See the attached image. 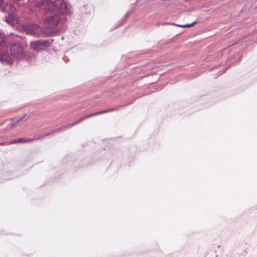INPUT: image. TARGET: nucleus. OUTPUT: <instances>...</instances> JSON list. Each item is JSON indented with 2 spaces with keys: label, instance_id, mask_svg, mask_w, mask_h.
I'll return each mask as SVG.
<instances>
[{
  "label": "nucleus",
  "instance_id": "39448f33",
  "mask_svg": "<svg viewBox=\"0 0 257 257\" xmlns=\"http://www.w3.org/2000/svg\"><path fill=\"white\" fill-rule=\"evenodd\" d=\"M50 45V42L48 40L44 41H35L31 43V47L34 50L40 51L44 50Z\"/></svg>",
  "mask_w": 257,
  "mask_h": 257
},
{
  "label": "nucleus",
  "instance_id": "f03ea898",
  "mask_svg": "<svg viewBox=\"0 0 257 257\" xmlns=\"http://www.w3.org/2000/svg\"><path fill=\"white\" fill-rule=\"evenodd\" d=\"M0 8L2 11L8 14V16L6 17L8 23H10L13 21V24L15 22H17V20L14 16L16 9L14 6L6 4L4 3V0H0Z\"/></svg>",
  "mask_w": 257,
  "mask_h": 257
},
{
  "label": "nucleus",
  "instance_id": "1a4fd4ad",
  "mask_svg": "<svg viewBox=\"0 0 257 257\" xmlns=\"http://www.w3.org/2000/svg\"><path fill=\"white\" fill-rule=\"evenodd\" d=\"M1 60L8 63H11V57L7 54H3L1 55Z\"/></svg>",
  "mask_w": 257,
  "mask_h": 257
},
{
  "label": "nucleus",
  "instance_id": "0eeeda50",
  "mask_svg": "<svg viewBox=\"0 0 257 257\" xmlns=\"http://www.w3.org/2000/svg\"><path fill=\"white\" fill-rule=\"evenodd\" d=\"M25 31L29 34H36L39 26L37 24L27 25L24 27Z\"/></svg>",
  "mask_w": 257,
  "mask_h": 257
},
{
  "label": "nucleus",
  "instance_id": "4468645a",
  "mask_svg": "<svg viewBox=\"0 0 257 257\" xmlns=\"http://www.w3.org/2000/svg\"><path fill=\"white\" fill-rule=\"evenodd\" d=\"M9 145V142L0 143V146Z\"/></svg>",
  "mask_w": 257,
  "mask_h": 257
},
{
  "label": "nucleus",
  "instance_id": "f8f14e48",
  "mask_svg": "<svg viewBox=\"0 0 257 257\" xmlns=\"http://www.w3.org/2000/svg\"><path fill=\"white\" fill-rule=\"evenodd\" d=\"M4 44H5V42H4V39L3 36L2 35V34L1 33H0V46H4Z\"/></svg>",
  "mask_w": 257,
  "mask_h": 257
},
{
  "label": "nucleus",
  "instance_id": "6e6552de",
  "mask_svg": "<svg viewBox=\"0 0 257 257\" xmlns=\"http://www.w3.org/2000/svg\"><path fill=\"white\" fill-rule=\"evenodd\" d=\"M114 110H115V108H112V109H110L105 110H103V111L96 112H95V113H92V114H90L89 115H87V116L82 118L80 120H79L78 121H77L75 123V124L78 123V122L81 121L82 120H84V119H86L87 118L91 117L92 116H95V115L101 114H102V113L110 112V111H112ZM74 124H75V123Z\"/></svg>",
  "mask_w": 257,
  "mask_h": 257
},
{
  "label": "nucleus",
  "instance_id": "9d476101",
  "mask_svg": "<svg viewBox=\"0 0 257 257\" xmlns=\"http://www.w3.org/2000/svg\"><path fill=\"white\" fill-rule=\"evenodd\" d=\"M36 139H24V138H20L19 139V141L20 143H30L32 142L33 140H36Z\"/></svg>",
  "mask_w": 257,
  "mask_h": 257
},
{
  "label": "nucleus",
  "instance_id": "7ed1b4c3",
  "mask_svg": "<svg viewBox=\"0 0 257 257\" xmlns=\"http://www.w3.org/2000/svg\"><path fill=\"white\" fill-rule=\"evenodd\" d=\"M25 115L23 116H17L13 118L6 120L3 123V125H6V127L4 128L6 131H9L15 127L18 123L21 121Z\"/></svg>",
  "mask_w": 257,
  "mask_h": 257
},
{
  "label": "nucleus",
  "instance_id": "423d86ee",
  "mask_svg": "<svg viewBox=\"0 0 257 257\" xmlns=\"http://www.w3.org/2000/svg\"><path fill=\"white\" fill-rule=\"evenodd\" d=\"M59 17L55 14H54L53 16L47 17L44 20V22L46 24H49L54 26L56 25L59 23Z\"/></svg>",
  "mask_w": 257,
  "mask_h": 257
},
{
  "label": "nucleus",
  "instance_id": "9b49d317",
  "mask_svg": "<svg viewBox=\"0 0 257 257\" xmlns=\"http://www.w3.org/2000/svg\"><path fill=\"white\" fill-rule=\"evenodd\" d=\"M196 23V22L195 21V22H193L191 24H186V25H177V24H173L174 25L177 26L181 27V28H186V27H192Z\"/></svg>",
  "mask_w": 257,
  "mask_h": 257
},
{
  "label": "nucleus",
  "instance_id": "f257e3e1",
  "mask_svg": "<svg viewBox=\"0 0 257 257\" xmlns=\"http://www.w3.org/2000/svg\"><path fill=\"white\" fill-rule=\"evenodd\" d=\"M42 6L46 7L45 10L47 14L54 11L59 12L61 14H67L68 12L67 4L63 0H47L44 2Z\"/></svg>",
  "mask_w": 257,
  "mask_h": 257
},
{
  "label": "nucleus",
  "instance_id": "20e7f679",
  "mask_svg": "<svg viewBox=\"0 0 257 257\" xmlns=\"http://www.w3.org/2000/svg\"><path fill=\"white\" fill-rule=\"evenodd\" d=\"M11 53L17 58H21L24 56V52L23 47L19 44H14L11 46Z\"/></svg>",
  "mask_w": 257,
  "mask_h": 257
},
{
  "label": "nucleus",
  "instance_id": "ddd939ff",
  "mask_svg": "<svg viewBox=\"0 0 257 257\" xmlns=\"http://www.w3.org/2000/svg\"><path fill=\"white\" fill-rule=\"evenodd\" d=\"M9 145H11V144H13L20 143V141H19V139H18L13 140L9 142Z\"/></svg>",
  "mask_w": 257,
  "mask_h": 257
}]
</instances>
